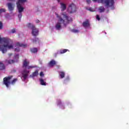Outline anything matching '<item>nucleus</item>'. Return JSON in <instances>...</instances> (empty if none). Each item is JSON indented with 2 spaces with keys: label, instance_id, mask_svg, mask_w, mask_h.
I'll return each mask as SVG.
<instances>
[{
  "label": "nucleus",
  "instance_id": "3",
  "mask_svg": "<svg viewBox=\"0 0 129 129\" xmlns=\"http://www.w3.org/2000/svg\"><path fill=\"white\" fill-rule=\"evenodd\" d=\"M12 78H13V76H9L8 77H6L3 79V83L7 88L10 87V85H11V84L15 85L16 84V82L18 81V79H14L11 82Z\"/></svg>",
  "mask_w": 129,
  "mask_h": 129
},
{
  "label": "nucleus",
  "instance_id": "8",
  "mask_svg": "<svg viewBox=\"0 0 129 129\" xmlns=\"http://www.w3.org/2000/svg\"><path fill=\"white\" fill-rule=\"evenodd\" d=\"M68 51V49H60L57 52V53H55V56L57 57V55H60L61 54H64V53H66V52Z\"/></svg>",
  "mask_w": 129,
  "mask_h": 129
},
{
  "label": "nucleus",
  "instance_id": "9",
  "mask_svg": "<svg viewBox=\"0 0 129 129\" xmlns=\"http://www.w3.org/2000/svg\"><path fill=\"white\" fill-rule=\"evenodd\" d=\"M7 6L8 7V10L10 12H13V11L15 9V6H14V4L11 3H9L7 4Z\"/></svg>",
  "mask_w": 129,
  "mask_h": 129
},
{
  "label": "nucleus",
  "instance_id": "24",
  "mask_svg": "<svg viewBox=\"0 0 129 129\" xmlns=\"http://www.w3.org/2000/svg\"><path fill=\"white\" fill-rule=\"evenodd\" d=\"M5 12H6V9H0V15L2 14V13H5Z\"/></svg>",
  "mask_w": 129,
  "mask_h": 129
},
{
  "label": "nucleus",
  "instance_id": "41",
  "mask_svg": "<svg viewBox=\"0 0 129 129\" xmlns=\"http://www.w3.org/2000/svg\"><path fill=\"white\" fill-rule=\"evenodd\" d=\"M58 3H60V0H57Z\"/></svg>",
  "mask_w": 129,
  "mask_h": 129
},
{
  "label": "nucleus",
  "instance_id": "7",
  "mask_svg": "<svg viewBox=\"0 0 129 129\" xmlns=\"http://www.w3.org/2000/svg\"><path fill=\"white\" fill-rule=\"evenodd\" d=\"M68 11L70 14H73L76 12V6L75 4L72 3L69 6Z\"/></svg>",
  "mask_w": 129,
  "mask_h": 129
},
{
  "label": "nucleus",
  "instance_id": "33",
  "mask_svg": "<svg viewBox=\"0 0 129 129\" xmlns=\"http://www.w3.org/2000/svg\"><path fill=\"white\" fill-rule=\"evenodd\" d=\"M15 58H16V59H19V54L15 55Z\"/></svg>",
  "mask_w": 129,
  "mask_h": 129
},
{
  "label": "nucleus",
  "instance_id": "2",
  "mask_svg": "<svg viewBox=\"0 0 129 129\" xmlns=\"http://www.w3.org/2000/svg\"><path fill=\"white\" fill-rule=\"evenodd\" d=\"M0 43H4V45H0V51L4 53L7 52V49H13L14 46L13 45V40L8 38H3L0 37Z\"/></svg>",
  "mask_w": 129,
  "mask_h": 129
},
{
  "label": "nucleus",
  "instance_id": "10",
  "mask_svg": "<svg viewBox=\"0 0 129 129\" xmlns=\"http://www.w3.org/2000/svg\"><path fill=\"white\" fill-rule=\"evenodd\" d=\"M29 72V71H27L26 70L23 71V73H22V77H23L24 79H27Z\"/></svg>",
  "mask_w": 129,
  "mask_h": 129
},
{
  "label": "nucleus",
  "instance_id": "34",
  "mask_svg": "<svg viewBox=\"0 0 129 129\" xmlns=\"http://www.w3.org/2000/svg\"><path fill=\"white\" fill-rule=\"evenodd\" d=\"M40 76H44V74L42 72L40 73Z\"/></svg>",
  "mask_w": 129,
  "mask_h": 129
},
{
  "label": "nucleus",
  "instance_id": "27",
  "mask_svg": "<svg viewBox=\"0 0 129 129\" xmlns=\"http://www.w3.org/2000/svg\"><path fill=\"white\" fill-rule=\"evenodd\" d=\"M32 68H35L34 66H28V67H27V69L30 70V69H32Z\"/></svg>",
  "mask_w": 129,
  "mask_h": 129
},
{
  "label": "nucleus",
  "instance_id": "40",
  "mask_svg": "<svg viewBox=\"0 0 129 129\" xmlns=\"http://www.w3.org/2000/svg\"><path fill=\"white\" fill-rule=\"evenodd\" d=\"M94 2H97V0H92Z\"/></svg>",
  "mask_w": 129,
  "mask_h": 129
},
{
  "label": "nucleus",
  "instance_id": "23",
  "mask_svg": "<svg viewBox=\"0 0 129 129\" xmlns=\"http://www.w3.org/2000/svg\"><path fill=\"white\" fill-rule=\"evenodd\" d=\"M8 63L9 64H13V63H15V60L13 59H10L8 60Z\"/></svg>",
  "mask_w": 129,
  "mask_h": 129
},
{
  "label": "nucleus",
  "instance_id": "19",
  "mask_svg": "<svg viewBox=\"0 0 129 129\" xmlns=\"http://www.w3.org/2000/svg\"><path fill=\"white\" fill-rule=\"evenodd\" d=\"M32 41L33 43H37V42H38V43H40V40L37 37H35L34 39H32Z\"/></svg>",
  "mask_w": 129,
  "mask_h": 129
},
{
  "label": "nucleus",
  "instance_id": "4",
  "mask_svg": "<svg viewBox=\"0 0 129 129\" xmlns=\"http://www.w3.org/2000/svg\"><path fill=\"white\" fill-rule=\"evenodd\" d=\"M98 2L105 5L107 8H111V10H114V0H98Z\"/></svg>",
  "mask_w": 129,
  "mask_h": 129
},
{
  "label": "nucleus",
  "instance_id": "12",
  "mask_svg": "<svg viewBox=\"0 0 129 129\" xmlns=\"http://www.w3.org/2000/svg\"><path fill=\"white\" fill-rule=\"evenodd\" d=\"M29 64H30V61H27V59H25L23 61V68H27V67H28V66H29Z\"/></svg>",
  "mask_w": 129,
  "mask_h": 129
},
{
  "label": "nucleus",
  "instance_id": "13",
  "mask_svg": "<svg viewBox=\"0 0 129 129\" xmlns=\"http://www.w3.org/2000/svg\"><path fill=\"white\" fill-rule=\"evenodd\" d=\"M16 47H23V48H26V47H27V45L20 43V42H17L16 44Z\"/></svg>",
  "mask_w": 129,
  "mask_h": 129
},
{
  "label": "nucleus",
  "instance_id": "5",
  "mask_svg": "<svg viewBox=\"0 0 129 129\" xmlns=\"http://www.w3.org/2000/svg\"><path fill=\"white\" fill-rule=\"evenodd\" d=\"M28 28H30L32 30V34L34 37H37L39 35V29L36 28L35 25L32 24V23H28L27 24Z\"/></svg>",
  "mask_w": 129,
  "mask_h": 129
},
{
  "label": "nucleus",
  "instance_id": "15",
  "mask_svg": "<svg viewBox=\"0 0 129 129\" xmlns=\"http://www.w3.org/2000/svg\"><path fill=\"white\" fill-rule=\"evenodd\" d=\"M39 75L38 70H36L35 72L33 73L32 75H30V77H35L36 76H38Z\"/></svg>",
  "mask_w": 129,
  "mask_h": 129
},
{
  "label": "nucleus",
  "instance_id": "39",
  "mask_svg": "<svg viewBox=\"0 0 129 129\" xmlns=\"http://www.w3.org/2000/svg\"><path fill=\"white\" fill-rule=\"evenodd\" d=\"M12 55H13V54H12V53L9 54V56H12Z\"/></svg>",
  "mask_w": 129,
  "mask_h": 129
},
{
  "label": "nucleus",
  "instance_id": "25",
  "mask_svg": "<svg viewBox=\"0 0 129 129\" xmlns=\"http://www.w3.org/2000/svg\"><path fill=\"white\" fill-rule=\"evenodd\" d=\"M22 13H19V14L18 15V18L20 20V21H21V19L22 18Z\"/></svg>",
  "mask_w": 129,
  "mask_h": 129
},
{
  "label": "nucleus",
  "instance_id": "6",
  "mask_svg": "<svg viewBox=\"0 0 129 129\" xmlns=\"http://www.w3.org/2000/svg\"><path fill=\"white\" fill-rule=\"evenodd\" d=\"M27 2V0H18L16 3L17 9L19 13H23L24 12V8L22 7L21 4Z\"/></svg>",
  "mask_w": 129,
  "mask_h": 129
},
{
  "label": "nucleus",
  "instance_id": "31",
  "mask_svg": "<svg viewBox=\"0 0 129 129\" xmlns=\"http://www.w3.org/2000/svg\"><path fill=\"white\" fill-rule=\"evenodd\" d=\"M61 103V100H59L57 101V105H60Z\"/></svg>",
  "mask_w": 129,
  "mask_h": 129
},
{
  "label": "nucleus",
  "instance_id": "14",
  "mask_svg": "<svg viewBox=\"0 0 129 129\" xmlns=\"http://www.w3.org/2000/svg\"><path fill=\"white\" fill-rule=\"evenodd\" d=\"M49 66H50L51 67H53L54 65H56V61L54 59H52L49 63H48Z\"/></svg>",
  "mask_w": 129,
  "mask_h": 129
},
{
  "label": "nucleus",
  "instance_id": "26",
  "mask_svg": "<svg viewBox=\"0 0 129 129\" xmlns=\"http://www.w3.org/2000/svg\"><path fill=\"white\" fill-rule=\"evenodd\" d=\"M72 32L73 33H78V32H79V31H78V30H76V29H72Z\"/></svg>",
  "mask_w": 129,
  "mask_h": 129
},
{
  "label": "nucleus",
  "instance_id": "36",
  "mask_svg": "<svg viewBox=\"0 0 129 129\" xmlns=\"http://www.w3.org/2000/svg\"><path fill=\"white\" fill-rule=\"evenodd\" d=\"M36 23L37 24L40 23V20H36Z\"/></svg>",
  "mask_w": 129,
  "mask_h": 129
},
{
  "label": "nucleus",
  "instance_id": "32",
  "mask_svg": "<svg viewBox=\"0 0 129 129\" xmlns=\"http://www.w3.org/2000/svg\"><path fill=\"white\" fill-rule=\"evenodd\" d=\"M15 51H16V52H19L20 51V48H15Z\"/></svg>",
  "mask_w": 129,
  "mask_h": 129
},
{
  "label": "nucleus",
  "instance_id": "22",
  "mask_svg": "<svg viewBox=\"0 0 129 129\" xmlns=\"http://www.w3.org/2000/svg\"><path fill=\"white\" fill-rule=\"evenodd\" d=\"M59 74H60V78H61V79H63V78L65 77V73L64 72H60L59 73Z\"/></svg>",
  "mask_w": 129,
  "mask_h": 129
},
{
  "label": "nucleus",
  "instance_id": "20",
  "mask_svg": "<svg viewBox=\"0 0 129 129\" xmlns=\"http://www.w3.org/2000/svg\"><path fill=\"white\" fill-rule=\"evenodd\" d=\"M39 81L41 85L46 86V82L44 81V80L43 79H40Z\"/></svg>",
  "mask_w": 129,
  "mask_h": 129
},
{
  "label": "nucleus",
  "instance_id": "35",
  "mask_svg": "<svg viewBox=\"0 0 129 129\" xmlns=\"http://www.w3.org/2000/svg\"><path fill=\"white\" fill-rule=\"evenodd\" d=\"M87 4H90V3H91V0H87Z\"/></svg>",
  "mask_w": 129,
  "mask_h": 129
},
{
  "label": "nucleus",
  "instance_id": "18",
  "mask_svg": "<svg viewBox=\"0 0 129 129\" xmlns=\"http://www.w3.org/2000/svg\"><path fill=\"white\" fill-rule=\"evenodd\" d=\"M5 69L6 67H5V64L2 62H0V70H5Z\"/></svg>",
  "mask_w": 129,
  "mask_h": 129
},
{
  "label": "nucleus",
  "instance_id": "16",
  "mask_svg": "<svg viewBox=\"0 0 129 129\" xmlns=\"http://www.w3.org/2000/svg\"><path fill=\"white\" fill-rule=\"evenodd\" d=\"M60 8L61 9L62 12L63 11H65L66 10V5L65 4H63L62 3H60Z\"/></svg>",
  "mask_w": 129,
  "mask_h": 129
},
{
  "label": "nucleus",
  "instance_id": "1",
  "mask_svg": "<svg viewBox=\"0 0 129 129\" xmlns=\"http://www.w3.org/2000/svg\"><path fill=\"white\" fill-rule=\"evenodd\" d=\"M55 16L58 19V22L55 25V28L57 30H60L61 29V24H63L66 27L69 24V22L72 21V18L69 17L67 15V14H66V12H63L61 14L62 18L56 13H55Z\"/></svg>",
  "mask_w": 129,
  "mask_h": 129
},
{
  "label": "nucleus",
  "instance_id": "42",
  "mask_svg": "<svg viewBox=\"0 0 129 129\" xmlns=\"http://www.w3.org/2000/svg\"><path fill=\"white\" fill-rule=\"evenodd\" d=\"M89 11H91V10L89 9Z\"/></svg>",
  "mask_w": 129,
  "mask_h": 129
},
{
  "label": "nucleus",
  "instance_id": "29",
  "mask_svg": "<svg viewBox=\"0 0 129 129\" xmlns=\"http://www.w3.org/2000/svg\"><path fill=\"white\" fill-rule=\"evenodd\" d=\"M96 19H97L98 21H100V18L99 17V15H96Z\"/></svg>",
  "mask_w": 129,
  "mask_h": 129
},
{
  "label": "nucleus",
  "instance_id": "11",
  "mask_svg": "<svg viewBox=\"0 0 129 129\" xmlns=\"http://www.w3.org/2000/svg\"><path fill=\"white\" fill-rule=\"evenodd\" d=\"M82 25L84 28H87L90 26V23H89V21L87 20L86 21L83 23Z\"/></svg>",
  "mask_w": 129,
  "mask_h": 129
},
{
  "label": "nucleus",
  "instance_id": "17",
  "mask_svg": "<svg viewBox=\"0 0 129 129\" xmlns=\"http://www.w3.org/2000/svg\"><path fill=\"white\" fill-rule=\"evenodd\" d=\"M30 51L31 53H38V48L34 47L30 48Z\"/></svg>",
  "mask_w": 129,
  "mask_h": 129
},
{
  "label": "nucleus",
  "instance_id": "38",
  "mask_svg": "<svg viewBox=\"0 0 129 129\" xmlns=\"http://www.w3.org/2000/svg\"><path fill=\"white\" fill-rule=\"evenodd\" d=\"M17 72V71L16 70H13V72Z\"/></svg>",
  "mask_w": 129,
  "mask_h": 129
},
{
  "label": "nucleus",
  "instance_id": "37",
  "mask_svg": "<svg viewBox=\"0 0 129 129\" xmlns=\"http://www.w3.org/2000/svg\"><path fill=\"white\" fill-rule=\"evenodd\" d=\"M68 80H69V78H68L66 80H64L65 81H68Z\"/></svg>",
  "mask_w": 129,
  "mask_h": 129
},
{
  "label": "nucleus",
  "instance_id": "21",
  "mask_svg": "<svg viewBox=\"0 0 129 129\" xmlns=\"http://www.w3.org/2000/svg\"><path fill=\"white\" fill-rule=\"evenodd\" d=\"M99 11H100V13H103L105 11V9L104 7L101 6L99 8Z\"/></svg>",
  "mask_w": 129,
  "mask_h": 129
},
{
  "label": "nucleus",
  "instance_id": "30",
  "mask_svg": "<svg viewBox=\"0 0 129 129\" xmlns=\"http://www.w3.org/2000/svg\"><path fill=\"white\" fill-rule=\"evenodd\" d=\"M3 29V23L0 21V30H2Z\"/></svg>",
  "mask_w": 129,
  "mask_h": 129
},
{
  "label": "nucleus",
  "instance_id": "28",
  "mask_svg": "<svg viewBox=\"0 0 129 129\" xmlns=\"http://www.w3.org/2000/svg\"><path fill=\"white\" fill-rule=\"evenodd\" d=\"M12 34H14V33H16V29L14 28L11 30Z\"/></svg>",
  "mask_w": 129,
  "mask_h": 129
}]
</instances>
